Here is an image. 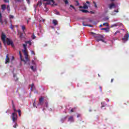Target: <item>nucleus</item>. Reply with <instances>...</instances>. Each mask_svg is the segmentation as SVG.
Instances as JSON below:
<instances>
[{"mask_svg":"<svg viewBox=\"0 0 129 129\" xmlns=\"http://www.w3.org/2000/svg\"><path fill=\"white\" fill-rule=\"evenodd\" d=\"M42 22H43V23H44V22H45V19H42V18H41L40 19H39V22H42Z\"/></svg>","mask_w":129,"mask_h":129,"instance_id":"31","label":"nucleus"},{"mask_svg":"<svg viewBox=\"0 0 129 129\" xmlns=\"http://www.w3.org/2000/svg\"><path fill=\"white\" fill-rule=\"evenodd\" d=\"M91 35H94V37H95L97 42H99V41H101V42H103L104 43H106L105 41H104V37L103 36L101 35L100 34H95L93 32H90Z\"/></svg>","mask_w":129,"mask_h":129,"instance_id":"3","label":"nucleus"},{"mask_svg":"<svg viewBox=\"0 0 129 129\" xmlns=\"http://www.w3.org/2000/svg\"><path fill=\"white\" fill-rule=\"evenodd\" d=\"M32 64L33 65V66H36V62H35V61L34 60L32 61Z\"/></svg>","mask_w":129,"mask_h":129,"instance_id":"27","label":"nucleus"},{"mask_svg":"<svg viewBox=\"0 0 129 129\" xmlns=\"http://www.w3.org/2000/svg\"><path fill=\"white\" fill-rule=\"evenodd\" d=\"M54 14H55V15H59V12H58L57 10H54Z\"/></svg>","mask_w":129,"mask_h":129,"instance_id":"20","label":"nucleus"},{"mask_svg":"<svg viewBox=\"0 0 129 129\" xmlns=\"http://www.w3.org/2000/svg\"><path fill=\"white\" fill-rule=\"evenodd\" d=\"M43 104H44V97H41L39 99V102L38 103L37 105L42 106Z\"/></svg>","mask_w":129,"mask_h":129,"instance_id":"7","label":"nucleus"},{"mask_svg":"<svg viewBox=\"0 0 129 129\" xmlns=\"http://www.w3.org/2000/svg\"><path fill=\"white\" fill-rule=\"evenodd\" d=\"M100 27H102V25H100Z\"/></svg>","mask_w":129,"mask_h":129,"instance_id":"58","label":"nucleus"},{"mask_svg":"<svg viewBox=\"0 0 129 129\" xmlns=\"http://www.w3.org/2000/svg\"><path fill=\"white\" fill-rule=\"evenodd\" d=\"M5 3H9V0H4Z\"/></svg>","mask_w":129,"mask_h":129,"instance_id":"42","label":"nucleus"},{"mask_svg":"<svg viewBox=\"0 0 129 129\" xmlns=\"http://www.w3.org/2000/svg\"><path fill=\"white\" fill-rule=\"evenodd\" d=\"M22 30L23 31V33H25L26 30V26L25 25H21Z\"/></svg>","mask_w":129,"mask_h":129,"instance_id":"14","label":"nucleus"},{"mask_svg":"<svg viewBox=\"0 0 129 129\" xmlns=\"http://www.w3.org/2000/svg\"><path fill=\"white\" fill-rule=\"evenodd\" d=\"M101 30H104L105 31V32H109V29L106 28H101Z\"/></svg>","mask_w":129,"mask_h":129,"instance_id":"17","label":"nucleus"},{"mask_svg":"<svg viewBox=\"0 0 129 129\" xmlns=\"http://www.w3.org/2000/svg\"><path fill=\"white\" fill-rule=\"evenodd\" d=\"M14 16H13V15H10V16H9V19H10V20H13V19H14Z\"/></svg>","mask_w":129,"mask_h":129,"instance_id":"24","label":"nucleus"},{"mask_svg":"<svg viewBox=\"0 0 129 129\" xmlns=\"http://www.w3.org/2000/svg\"><path fill=\"white\" fill-rule=\"evenodd\" d=\"M38 6H39V7H41V6H42V1H39L38 3L37 4V5H34V11L35 12H36V9H37V7H38Z\"/></svg>","mask_w":129,"mask_h":129,"instance_id":"8","label":"nucleus"},{"mask_svg":"<svg viewBox=\"0 0 129 129\" xmlns=\"http://www.w3.org/2000/svg\"><path fill=\"white\" fill-rule=\"evenodd\" d=\"M28 4H30V0H26Z\"/></svg>","mask_w":129,"mask_h":129,"instance_id":"47","label":"nucleus"},{"mask_svg":"<svg viewBox=\"0 0 129 129\" xmlns=\"http://www.w3.org/2000/svg\"><path fill=\"white\" fill-rule=\"evenodd\" d=\"M25 43L26 44H24L23 45L24 49L22 50V52L24 54V56L25 57V59L26 60H25V59L23 58V56L22 55V53H21V51H19V55H20L21 60L24 62L25 64H27V62H30V59H29V57L28 55V51H27V45L28 44L29 46H31V45H32V42H31V41H26Z\"/></svg>","mask_w":129,"mask_h":129,"instance_id":"1","label":"nucleus"},{"mask_svg":"<svg viewBox=\"0 0 129 129\" xmlns=\"http://www.w3.org/2000/svg\"><path fill=\"white\" fill-rule=\"evenodd\" d=\"M114 8H115V5L113 3H111L109 5V9H110V10H111V9H113Z\"/></svg>","mask_w":129,"mask_h":129,"instance_id":"9","label":"nucleus"},{"mask_svg":"<svg viewBox=\"0 0 129 129\" xmlns=\"http://www.w3.org/2000/svg\"><path fill=\"white\" fill-rule=\"evenodd\" d=\"M63 2H64V3L66 4V5H68V0H63Z\"/></svg>","mask_w":129,"mask_h":129,"instance_id":"29","label":"nucleus"},{"mask_svg":"<svg viewBox=\"0 0 129 129\" xmlns=\"http://www.w3.org/2000/svg\"><path fill=\"white\" fill-rule=\"evenodd\" d=\"M103 26H108V24L107 23H105L103 24Z\"/></svg>","mask_w":129,"mask_h":129,"instance_id":"32","label":"nucleus"},{"mask_svg":"<svg viewBox=\"0 0 129 129\" xmlns=\"http://www.w3.org/2000/svg\"><path fill=\"white\" fill-rule=\"evenodd\" d=\"M33 106L35 107V106H36L35 105V102L34 103H33Z\"/></svg>","mask_w":129,"mask_h":129,"instance_id":"55","label":"nucleus"},{"mask_svg":"<svg viewBox=\"0 0 129 129\" xmlns=\"http://www.w3.org/2000/svg\"><path fill=\"white\" fill-rule=\"evenodd\" d=\"M10 28L12 30H14V27L13 26V25H11V26H10Z\"/></svg>","mask_w":129,"mask_h":129,"instance_id":"37","label":"nucleus"},{"mask_svg":"<svg viewBox=\"0 0 129 129\" xmlns=\"http://www.w3.org/2000/svg\"><path fill=\"white\" fill-rule=\"evenodd\" d=\"M15 2H18L19 3H21V2H23V0H15Z\"/></svg>","mask_w":129,"mask_h":129,"instance_id":"34","label":"nucleus"},{"mask_svg":"<svg viewBox=\"0 0 129 129\" xmlns=\"http://www.w3.org/2000/svg\"><path fill=\"white\" fill-rule=\"evenodd\" d=\"M116 26H118V23H116L111 26V28H113V27H116Z\"/></svg>","mask_w":129,"mask_h":129,"instance_id":"21","label":"nucleus"},{"mask_svg":"<svg viewBox=\"0 0 129 129\" xmlns=\"http://www.w3.org/2000/svg\"><path fill=\"white\" fill-rule=\"evenodd\" d=\"M77 117H80V114H78V115H77Z\"/></svg>","mask_w":129,"mask_h":129,"instance_id":"51","label":"nucleus"},{"mask_svg":"<svg viewBox=\"0 0 129 129\" xmlns=\"http://www.w3.org/2000/svg\"><path fill=\"white\" fill-rule=\"evenodd\" d=\"M7 10L8 11H9V13H10V11H11V9H10V5L7 6Z\"/></svg>","mask_w":129,"mask_h":129,"instance_id":"22","label":"nucleus"},{"mask_svg":"<svg viewBox=\"0 0 129 129\" xmlns=\"http://www.w3.org/2000/svg\"><path fill=\"white\" fill-rule=\"evenodd\" d=\"M32 55H35V52L33 50H31Z\"/></svg>","mask_w":129,"mask_h":129,"instance_id":"36","label":"nucleus"},{"mask_svg":"<svg viewBox=\"0 0 129 129\" xmlns=\"http://www.w3.org/2000/svg\"><path fill=\"white\" fill-rule=\"evenodd\" d=\"M112 2H113V1H114V0H111Z\"/></svg>","mask_w":129,"mask_h":129,"instance_id":"59","label":"nucleus"},{"mask_svg":"<svg viewBox=\"0 0 129 129\" xmlns=\"http://www.w3.org/2000/svg\"><path fill=\"white\" fill-rule=\"evenodd\" d=\"M12 120L13 121V123H14V125H13V127H15L16 128L17 126H18V124L16 123V121L17 120V119L18 118V115H17V113H13L12 115Z\"/></svg>","mask_w":129,"mask_h":129,"instance_id":"4","label":"nucleus"},{"mask_svg":"<svg viewBox=\"0 0 129 129\" xmlns=\"http://www.w3.org/2000/svg\"><path fill=\"white\" fill-rule=\"evenodd\" d=\"M23 35V34H21V35H20V38H22V36Z\"/></svg>","mask_w":129,"mask_h":129,"instance_id":"52","label":"nucleus"},{"mask_svg":"<svg viewBox=\"0 0 129 129\" xmlns=\"http://www.w3.org/2000/svg\"><path fill=\"white\" fill-rule=\"evenodd\" d=\"M19 116H21V113H19Z\"/></svg>","mask_w":129,"mask_h":129,"instance_id":"57","label":"nucleus"},{"mask_svg":"<svg viewBox=\"0 0 129 129\" xmlns=\"http://www.w3.org/2000/svg\"><path fill=\"white\" fill-rule=\"evenodd\" d=\"M32 37V39H36V36L35 35H33Z\"/></svg>","mask_w":129,"mask_h":129,"instance_id":"38","label":"nucleus"},{"mask_svg":"<svg viewBox=\"0 0 129 129\" xmlns=\"http://www.w3.org/2000/svg\"><path fill=\"white\" fill-rule=\"evenodd\" d=\"M0 23H2L3 24V20H2V14L0 12Z\"/></svg>","mask_w":129,"mask_h":129,"instance_id":"25","label":"nucleus"},{"mask_svg":"<svg viewBox=\"0 0 129 129\" xmlns=\"http://www.w3.org/2000/svg\"><path fill=\"white\" fill-rule=\"evenodd\" d=\"M0 44H1V42H0Z\"/></svg>","mask_w":129,"mask_h":129,"instance_id":"62","label":"nucleus"},{"mask_svg":"<svg viewBox=\"0 0 129 129\" xmlns=\"http://www.w3.org/2000/svg\"><path fill=\"white\" fill-rule=\"evenodd\" d=\"M91 14H94V13L93 12H91Z\"/></svg>","mask_w":129,"mask_h":129,"instance_id":"56","label":"nucleus"},{"mask_svg":"<svg viewBox=\"0 0 129 129\" xmlns=\"http://www.w3.org/2000/svg\"><path fill=\"white\" fill-rule=\"evenodd\" d=\"M101 107H104V106H106V103H105V102H102L101 103Z\"/></svg>","mask_w":129,"mask_h":129,"instance_id":"16","label":"nucleus"},{"mask_svg":"<svg viewBox=\"0 0 129 129\" xmlns=\"http://www.w3.org/2000/svg\"><path fill=\"white\" fill-rule=\"evenodd\" d=\"M106 20H108V18H106Z\"/></svg>","mask_w":129,"mask_h":129,"instance_id":"60","label":"nucleus"},{"mask_svg":"<svg viewBox=\"0 0 129 129\" xmlns=\"http://www.w3.org/2000/svg\"><path fill=\"white\" fill-rule=\"evenodd\" d=\"M13 77L14 78V80H15V81H17V80H18V78L17 77V75L15 74H13Z\"/></svg>","mask_w":129,"mask_h":129,"instance_id":"18","label":"nucleus"},{"mask_svg":"<svg viewBox=\"0 0 129 129\" xmlns=\"http://www.w3.org/2000/svg\"><path fill=\"white\" fill-rule=\"evenodd\" d=\"M66 118V117L64 118V119Z\"/></svg>","mask_w":129,"mask_h":129,"instance_id":"61","label":"nucleus"},{"mask_svg":"<svg viewBox=\"0 0 129 129\" xmlns=\"http://www.w3.org/2000/svg\"><path fill=\"white\" fill-rule=\"evenodd\" d=\"M31 90L33 91V88H34V84H32L31 85Z\"/></svg>","mask_w":129,"mask_h":129,"instance_id":"28","label":"nucleus"},{"mask_svg":"<svg viewBox=\"0 0 129 129\" xmlns=\"http://www.w3.org/2000/svg\"><path fill=\"white\" fill-rule=\"evenodd\" d=\"M6 61V64H7V63H9V62H10V58H9V54L7 55Z\"/></svg>","mask_w":129,"mask_h":129,"instance_id":"10","label":"nucleus"},{"mask_svg":"<svg viewBox=\"0 0 129 129\" xmlns=\"http://www.w3.org/2000/svg\"><path fill=\"white\" fill-rule=\"evenodd\" d=\"M30 20L31 19L29 18V19L27 20V24H29V22H30Z\"/></svg>","mask_w":129,"mask_h":129,"instance_id":"46","label":"nucleus"},{"mask_svg":"<svg viewBox=\"0 0 129 129\" xmlns=\"http://www.w3.org/2000/svg\"><path fill=\"white\" fill-rule=\"evenodd\" d=\"M111 15L112 16H115V15H116V14H115L114 12H112V13L111 14Z\"/></svg>","mask_w":129,"mask_h":129,"instance_id":"35","label":"nucleus"},{"mask_svg":"<svg viewBox=\"0 0 129 129\" xmlns=\"http://www.w3.org/2000/svg\"><path fill=\"white\" fill-rule=\"evenodd\" d=\"M1 9L2 10H3V11H5L6 9H7V6H6V5H3L1 6Z\"/></svg>","mask_w":129,"mask_h":129,"instance_id":"13","label":"nucleus"},{"mask_svg":"<svg viewBox=\"0 0 129 129\" xmlns=\"http://www.w3.org/2000/svg\"><path fill=\"white\" fill-rule=\"evenodd\" d=\"M71 112H74V109H71Z\"/></svg>","mask_w":129,"mask_h":129,"instance_id":"44","label":"nucleus"},{"mask_svg":"<svg viewBox=\"0 0 129 129\" xmlns=\"http://www.w3.org/2000/svg\"><path fill=\"white\" fill-rule=\"evenodd\" d=\"M14 110L15 112H16L17 110H16V109L14 108Z\"/></svg>","mask_w":129,"mask_h":129,"instance_id":"54","label":"nucleus"},{"mask_svg":"<svg viewBox=\"0 0 129 129\" xmlns=\"http://www.w3.org/2000/svg\"><path fill=\"white\" fill-rule=\"evenodd\" d=\"M117 33H119V31H117L114 33V35H116V34H117Z\"/></svg>","mask_w":129,"mask_h":129,"instance_id":"43","label":"nucleus"},{"mask_svg":"<svg viewBox=\"0 0 129 129\" xmlns=\"http://www.w3.org/2000/svg\"><path fill=\"white\" fill-rule=\"evenodd\" d=\"M70 7H71V8H72L74 10H76V9H75V8H74V7H73V6L70 5Z\"/></svg>","mask_w":129,"mask_h":129,"instance_id":"39","label":"nucleus"},{"mask_svg":"<svg viewBox=\"0 0 129 129\" xmlns=\"http://www.w3.org/2000/svg\"><path fill=\"white\" fill-rule=\"evenodd\" d=\"M7 38V36L5 35V33H2V36H1V39L4 42V44H6V42L7 43L8 45H11L12 47H14L15 46L14 45V43H13V41L11 40L10 38H7L6 40V38Z\"/></svg>","mask_w":129,"mask_h":129,"instance_id":"2","label":"nucleus"},{"mask_svg":"<svg viewBox=\"0 0 129 129\" xmlns=\"http://www.w3.org/2000/svg\"><path fill=\"white\" fill-rule=\"evenodd\" d=\"M129 35L128 33L125 34L124 37L122 39V41L124 43L126 42V41H128Z\"/></svg>","mask_w":129,"mask_h":129,"instance_id":"6","label":"nucleus"},{"mask_svg":"<svg viewBox=\"0 0 129 129\" xmlns=\"http://www.w3.org/2000/svg\"><path fill=\"white\" fill-rule=\"evenodd\" d=\"M15 60V57L12 56V60Z\"/></svg>","mask_w":129,"mask_h":129,"instance_id":"41","label":"nucleus"},{"mask_svg":"<svg viewBox=\"0 0 129 129\" xmlns=\"http://www.w3.org/2000/svg\"><path fill=\"white\" fill-rule=\"evenodd\" d=\"M81 12H82L83 13H88V11H87V10H80Z\"/></svg>","mask_w":129,"mask_h":129,"instance_id":"23","label":"nucleus"},{"mask_svg":"<svg viewBox=\"0 0 129 129\" xmlns=\"http://www.w3.org/2000/svg\"><path fill=\"white\" fill-rule=\"evenodd\" d=\"M93 4H94V5L95 8H97V5H96V3H95V2H93Z\"/></svg>","mask_w":129,"mask_h":129,"instance_id":"30","label":"nucleus"},{"mask_svg":"<svg viewBox=\"0 0 129 129\" xmlns=\"http://www.w3.org/2000/svg\"><path fill=\"white\" fill-rule=\"evenodd\" d=\"M82 24H83V26H84L85 27H86L87 26H88L89 27H92L91 25H88L84 24V22H83Z\"/></svg>","mask_w":129,"mask_h":129,"instance_id":"26","label":"nucleus"},{"mask_svg":"<svg viewBox=\"0 0 129 129\" xmlns=\"http://www.w3.org/2000/svg\"><path fill=\"white\" fill-rule=\"evenodd\" d=\"M86 3L88 4H89V2L87 1V2H86Z\"/></svg>","mask_w":129,"mask_h":129,"instance_id":"53","label":"nucleus"},{"mask_svg":"<svg viewBox=\"0 0 129 129\" xmlns=\"http://www.w3.org/2000/svg\"><path fill=\"white\" fill-rule=\"evenodd\" d=\"M31 69L32 70V71H36V66H31L30 67Z\"/></svg>","mask_w":129,"mask_h":129,"instance_id":"12","label":"nucleus"},{"mask_svg":"<svg viewBox=\"0 0 129 129\" xmlns=\"http://www.w3.org/2000/svg\"><path fill=\"white\" fill-rule=\"evenodd\" d=\"M80 9H84V8H83L82 6H80Z\"/></svg>","mask_w":129,"mask_h":129,"instance_id":"48","label":"nucleus"},{"mask_svg":"<svg viewBox=\"0 0 129 129\" xmlns=\"http://www.w3.org/2000/svg\"><path fill=\"white\" fill-rule=\"evenodd\" d=\"M114 13H118V10H114Z\"/></svg>","mask_w":129,"mask_h":129,"instance_id":"40","label":"nucleus"},{"mask_svg":"<svg viewBox=\"0 0 129 129\" xmlns=\"http://www.w3.org/2000/svg\"><path fill=\"white\" fill-rule=\"evenodd\" d=\"M83 8L85 9H88V6L87 5H86V4H84Z\"/></svg>","mask_w":129,"mask_h":129,"instance_id":"19","label":"nucleus"},{"mask_svg":"<svg viewBox=\"0 0 129 129\" xmlns=\"http://www.w3.org/2000/svg\"><path fill=\"white\" fill-rule=\"evenodd\" d=\"M45 104H46V107H48V103L46 102V103H45Z\"/></svg>","mask_w":129,"mask_h":129,"instance_id":"49","label":"nucleus"},{"mask_svg":"<svg viewBox=\"0 0 129 129\" xmlns=\"http://www.w3.org/2000/svg\"><path fill=\"white\" fill-rule=\"evenodd\" d=\"M43 1L44 2H43V4L45 9H46V11H47V8L46 7H47V5H51V4L54 5V4H55L54 0H43Z\"/></svg>","mask_w":129,"mask_h":129,"instance_id":"5","label":"nucleus"},{"mask_svg":"<svg viewBox=\"0 0 129 129\" xmlns=\"http://www.w3.org/2000/svg\"><path fill=\"white\" fill-rule=\"evenodd\" d=\"M18 113H21V110H18Z\"/></svg>","mask_w":129,"mask_h":129,"instance_id":"45","label":"nucleus"},{"mask_svg":"<svg viewBox=\"0 0 129 129\" xmlns=\"http://www.w3.org/2000/svg\"><path fill=\"white\" fill-rule=\"evenodd\" d=\"M76 6H79V3H78V1H76Z\"/></svg>","mask_w":129,"mask_h":129,"instance_id":"33","label":"nucleus"},{"mask_svg":"<svg viewBox=\"0 0 129 129\" xmlns=\"http://www.w3.org/2000/svg\"><path fill=\"white\" fill-rule=\"evenodd\" d=\"M111 83L113 82V79H112L111 80Z\"/></svg>","mask_w":129,"mask_h":129,"instance_id":"50","label":"nucleus"},{"mask_svg":"<svg viewBox=\"0 0 129 129\" xmlns=\"http://www.w3.org/2000/svg\"><path fill=\"white\" fill-rule=\"evenodd\" d=\"M69 121H70L71 122H74V118H73V116H71L69 118Z\"/></svg>","mask_w":129,"mask_h":129,"instance_id":"11","label":"nucleus"},{"mask_svg":"<svg viewBox=\"0 0 129 129\" xmlns=\"http://www.w3.org/2000/svg\"><path fill=\"white\" fill-rule=\"evenodd\" d=\"M52 23H53V24H54V26H56L58 24V22H57V20H53L52 21Z\"/></svg>","mask_w":129,"mask_h":129,"instance_id":"15","label":"nucleus"}]
</instances>
